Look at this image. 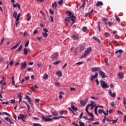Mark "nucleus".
<instances>
[{"label": "nucleus", "mask_w": 126, "mask_h": 126, "mask_svg": "<svg viewBox=\"0 0 126 126\" xmlns=\"http://www.w3.org/2000/svg\"><path fill=\"white\" fill-rule=\"evenodd\" d=\"M69 17H67L65 19V25L66 26H67L68 25V24L66 22V21H68L69 22H70L71 21L72 24L71 25V27L73 25L74 23H75V20L74 19L75 18V16H74L72 13L70 12L68 13Z\"/></svg>", "instance_id": "f257e3e1"}, {"label": "nucleus", "mask_w": 126, "mask_h": 126, "mask_svg": "<svg viewBox=\"0 0 126 126\" xmlns=\"http://www.w3.org/2000/svg\"><path fill=\"white\" fill-rule=\"evenodd\" d=\"M92 48L91 47L88 48L85 51L84 53L80 57V59H83L85 58L87 56H88L89 54L91 52Z\"/></svg>", "instance_id": "f03ea898"}, {"label": "nucleus", "mask_w": 126, "mask_h": 126, "mask_svg": "<svg viewBox=\"0 0 126 126\" xmlns=\"http://www.w3.org/2000/svg\"><path fill=\"white\" fill-rule=\"evenodd\" d=\"M101 87L103 89H106V88H109V85L106 83V82L101 80L100 81Z\"/></svg>", "instance_id": "7ed1b4c3"}, {"label": "nucleus", "mask_w": 126, "mask_h": 126, "mask_svg": "<svg viewBox=\"0 0 126 126\" xmlns=\"http://www.w3.org/2000/svg\"><path fill=\"white\" fill-rule=\"evenodd\" d=\"M26 118H27V115H24V114H20L18 117V119L22 120L23 122H25V119H26Z\"/></svg>", "instance_id": "20e7f679"}, {"label": "nucleus", "mask_w": 126, "mask_h": 126, "mask_svg": "<svg viewBox=\"0 0 126 126\" xmlns=\"http://www.w3.org/2000/svg\"><path fill=\"white\" fill-rule=\"evenodd\" d=\"M88 109H90V110H93V108H94V107H96V104H95V102H92L91 104H88L87 105V107H88Z\"/></svg>", "instance_id": "39448f33"}, {"label": "nucleus", "mask_w": 126, "mask_h": 126, "mask_svg": "<svg viewBox=\"0 0 126 126\" xmlns=\"http://www.w3.org/2000/svg\"><path fill=\"white\" fill-rule=\"evenodd\" d=\"M87 102H88V98H86L84 100H80V104L82 106H85V105H86V104H87Z\"/></svg>", "instance_id": "423d86ee"}, {"label": "nucleus", "mask_w": 126, "mask_h": 126, "mask_svg": "<svg viewBox=\"0 0 126 126\" xmlns=\"http://www.w3.org/2000/svg\"><path fill=\"white\" fill-rule=\"evenodd\" d=\"M42 120L43 121H44V122H52V121H53V119H51V118H49L48 116L42 117Z\"/></svg>", "instance_id": "0eeeda50"}, {"label": "nucleus", "mask_w": 126, "mask_h": 126, "mask_svg": "<svg viewBox=\"0 0 126 126\" xmlns=\"http://www.w3.org/2000/svg\"><path fill=\"white\" fill-rule=\"evenodd\" d=\"M26 66H27V63L25 61L24 63H21V68L22 70H23V69H24Z\"/></svg>", "instance_id": "6e6552de"}, {"label": "nucleus", "mask_w": 126, "mask_h": 126, "mask_svg": "<svg viewBox=\"0 0 126 126\" xmlns=\"http://www.w3.org/2000/svg\"><path fill=\"white\" fill-rule=\"evenodd\" d=\"M124 51L122 49H120L116 52V54L117 55L118 58H121V56H122V54Z\"/></svg>", "instance_id": "1a4fd4ad"}, {"label": "nucleus", "mask_w": 126, "mask_h": 126, "mask_svg": "<svg viewBox=\"0 0 126 126\" xmlns=\"http://www.w3.org/2000/svg\"><path fill=\"white\" fill-rule=\"evenodd\" d=\"M118 77L119 79H123L125 77V74L123 72H120L118 73Z\"/></svg>", "instance_id": "9d476101"}, {"label": "nucleus", "mask_w": 126, "mask_h": 126, "mask_svg": "<svg viewBox=\"0 0 126 126\" xmlns=\"http://www.w3.org/2000/svg\"><path fill=\"white\" fill-rule=\"evenodd\" d=\"M89 106L90 105L86 106V112H87V113L88 114L89 116H90V117H91L92 118H94V115H93V114H92V113H90V112L88 111V108H89Z\"/></svg>", "instance_id": "9b49d317"}, {"label": "nucleus", "mask_w": 126, "mask_h": 126, "mask_svg": "<svg viewBox=\"0 0 126 126\" xmlns=\"http://www.w3.org/2000/svg\"><path fill=\"white\" fill-rule=\"evenodd\" d=\"M59 56V53H56L52 55L51 57V59L53 60H57L58 59V57Z\"/></svg>", "instance_id": "f8f14e48"}, {"label": "nucleus", "mask_w": 126, "mask_h": 126, "mask_svg": "<svg viewBox=\"0 0 126 126\" xmlns=\"http://www.w3.org/2000/svg\"><path fill=\"white\" fill-rule=\"evenodd\" d=\"M98 108H103V106L102 105H98V106H95V107L94 108V114L95 115H96V116H98V113H97V110H98Z\"/></svg>", "instance_id": "ddd939ff"}, {"label": "nucleus", "mask_w": 126, "mask_h": 126, "mask_svg": "<svg viewBox=\"0 0 126 126\" xmlns=\"http://www.w3.org/2000/svg\"><path fill=\"white\" fill-rule=\"evenodd\" d=\"M99 75H100L102 78H105V77H106V74L104 72H103V71L99 70Z\"/></svg>", "instance_id": "4468645a"}, {"label": "nucleus", "mask_w": 126, "mask_h": 126, "mask_svg": "<svg viewBox=\"0 0 126 126\" xmlns=\"http://www.w3.org/2000/svg\"><path fill=\"white\" fill-rule=\"evenodd\" d=\"M56 74L57 76H58L59 78L63 76V73L62 72V71H60V70L57 71L56 72Z\"/></svg>", "instance_id": "2eb2a0df"}, {"label": "nucleus", "mask_w": 126, "mask_h": 126, "mask_svg": "<svg viewBox=\"0 0 126 126\" xmlns=\"http://www.w3.org/2000/svg\"><path fill=\"white\" fill-rule=\"evenodd\" d=\"M101 69L99 67H93L92 68L91 70L93 72H95V71H98V70H100Z\"/></svg>", "instance_id": "dca6fc26"}, {"label": "nucleus", "mask_w": 126, "mask_h": 126, "mask_svg": "<svg viewBox=\"0 0 126 126\" xmlns=\"http://www.w3.org/2000/svg\"><path fill=\"white\" fill-rule=\"evenodd\" d=\"M98 113L99 114H102V113L104 114V115H105V116H108V111L107 110V112H104V110L103 109H99L98 110Z\"/></svg>", "instance_id": "f3484780"}, {"label": "nucleus", "mask_w": 126, "mask_h": 126, "mask_svg": "<svg viewBox=\"0 0 126 126\" xmlns=\"http://www.w3.org/2000/svg\"><path fill=\"white\" fill-rule=\"evenodd\" d=\"M98 77V73H95L94 75H93L91 77V81H93L95 78H97Z\"/></svg>", "instance_id": "a211bd4d"}, {"label": "nucleus", "mask_w": 126, "mask_h": 126, "mask_svg": "<svg viewBox=\"0 0 126 126\" xmlns=\"http://www.w3.org/2000/svg\"><path fill=\"white\" fill-rule=\"evenodd\" d=\"M38 88H39V87L35 85L34 86L32 87L31 89L33 92H35V91H36V89H38Z\"/></svg>", "instance_id": "6ab92c4d"}, {"label": "nucleus", "mask_w": 126, "mask_h": 126, "mask_svg": "<svg viewBox=\"0 0 126 126\" xmlns=\"http://www.w3.org/2000/svg\"><path fill=\"white\" fill-rule=\"evenodd\" d=\"M71 37L73 40H78L79 39L78 34H73L71 36Z\"/></svg>", "instance_id": "aec40b11"}, {"label": "nucleus", "mask_w": 126, "mask_h": 126, "mask_svg": "<svg viewBox=\"0 0 126 126\" xmlns=\"http://www.w3.org/2000/svg\"><path fill=\"white\" fill-rule=\"evenodd\" d=\"M4 119L5 120V121L8 122V123H10V124H11L12 125L14 124L13 122H11V120H10V119L8 118V117H5Z\"/></svg>", "instance_id": "412c9836"}, {"label": "nucleus", "mask_w": 126, "mask_h": 126, "mask_svg": "<svg viewBox=\"0 0 126 126\" xmlns=\"http://www.w3.org/2000/svg\"><path fill=\"white\" fill-rule=\"evenodd\" d=\"M40 13L41 15V18H42V19H44V20H46V15H45V13H44V12H43V11H40Z\"/></svg>", "instance_id": "4be33fe9"}, {"label": "nucleus", "mask_w": 126, "mask_h": 126, "mask_svg": "<svg viewBox=\"0 0 126 126\" xmlns=\"http://www.w3.org/2000/svg\"><path fill=\"white\" fill-rule=\"evenodd\" d=\"M108 94L111 96V97H116V93H112V91L111 90H109L108 92Z\"/></svg>", "instance_id": "5701e85b"}, {"label": "nucleus", "mask_w": 126, "mask_h": 126, "mask_svg": "<svg viewBox=\"0 0 126 126\" xmlns=\"http://www.w3.org/2000/svg\"><path fill=\"white\" fill-rule=\"evenodd\" d=\"M21 41H20L16 45L14 46L12 48H11V50H14V49H16L18 47V46L20 45Z\"/></svg>", "instance_id": "b1692460"}, {"label": "nucleus", "mask_w": 126, "mask_h": 126, "mask_svg": "<svg viewBox=\"0 0 126 126\" xmlns=\"http://www.w3.org/2000/svg\"><path fill=\"white\" fill-rule=\"evenodd\" d=\"M0 84L1 85H2L1 86V89L2 90V89H3L2 87H3V86L6 85V83L4 82V81H3L1 80V81H0Z\"/></svg>", "instance_id": "393cba45"}, {"label": "nucleus", "mask_w": 126, "mask_h": 126, "mask_svg": "<svg viewBox=\"0 0 126 126\" xmlns=\"http://www.w3.org/2000/svg\"><path fill=\"white\" fill-rule=\"evenodd\" d=\"M28 52H30V50L28 49L27 48L24 49V55H26V56L28 54Z\"/></svg>", "instance_id": "a878e982"}, {"label": "nucleus", "mask_w": 126, "mask_h": 126, "mask_svg": "<svg viewBox=\"0 0 126 126\" xmlns=\"http://www.w3.org/2000/svg\"><path fill=\"white\" fill-rule=\"evenodd\" d=\"M13 7H18V9H20V5L18 3H17L16 4H13Z\"/></svg>", "instance_id": "bb28decb"}, {"label": "nucleus", "mask_w": 126, "mask_h": 126, "mask_svg": "<svg viewBox=\"0 0 126 126\" xmlns=\"http://www.w3.org/2000/svg\"><path fill=\"white\" fill-rule=\"evenodd\" d=\"M92 13H93V9H92L91 12L87 13L85 14V17H87L88 16L91 15V14H92Z\"/></svg>", "instance_id": "cd10ccee"}, {"label": "nucleus", "mask_w": 126, "mask_h": 126, "mask_svg": "<svg viewBox=\"0 0 126 126\" xmlns=\"http://www.w3.org/2000/svg\"><path fill=\"white\" fill-rule=\"evenodd\" d=\"M52 6L53 8H56L57 6H58V4L57 2L55 1L54 3L52 4Z\"/></svg>", "instance_id": "c85d7f7f"}, {"label": "nucleus", "mask_w": 126, "mask_h": 126, "mask_svg": "<svg viewBox=\"0 0 126 126\" xmlns=\"http://www.w3.org/2000/svg\"><path fill=\"white\" fill-rule=\"evenodd\" d=\"M26 100H27V101H28V102H29V103H31V99L30 98V97L29 96H26Z\"/></svg>", "instance_id": "c756f323"}, {"label": "nucleus", "mask_w": 126, "mask_h": 126, "mask_svg": "<svg viewBox=\"0 0 126 126\" xmlns=\"http://www.w3.org/2000/svg\"><path fill=\"white\" fill-rule=\"evenodd\" d=\"M100 5H103V2H102V1H98L96 4V6H100Z\"/></svg>", "instance_id": "7c9ffc66"}, {"label": "nucleus", "mask_w": 126, "mask_h": 126, "mask_svg": "<svg viewBox=\"0 0 126 126\" xmlns=\"http://www.w3.org/2000/svg\"><path fill=\"white\" fill-rule=\"evenodd\" d=\"M27 21H30V19H31V15H30V14L28 13L27 15Z\"/></svg>", "instance_id": "2f4dec72"}, {"label": "nucleus", "mask_w": 126, "mask_h": 126, "mask_svg": "<svg viewBox=\"0 0 126 126\" xmlns=\"http://www.w3.org/2000/svg\"><path fill=\"white\" fill-rule=\"evenodd\" d=\"M52 115H53V116H58L59 115V113H58V112L54 111H52L51 112Z\"/></svg>", "instance_id": "473e14b6"}, {"label": "nucleus", "mask_w": 126, "mask_h": 126, "mask_svg": "<svg viewBox=\"0 0 126 126\" xmlns=\"http://www.w3.org/2000/svg\"><path fill=\"white\" fill-rule=\"evenodd\" d=\"M42 35L44 38H47L48 37V33L47 32H43L42 33Z\"/></svg>", "instance_id": "72a5a7b5"}, {"label": "nucleus", "mask_w": 126, "mask_h": 126, "mask_svg": "<svg viewBox=\"0 0 126 126\" xmlns=\"http://www.w3.org/2000/svg\"><path fill=\"white\" fill-rule=\"evenodd\" d=\"M48 77H49V75H48V74H45L43 75V79L46 80V79H48Z\"/></svg>", "instance_id": "f704fd0d"}, {"label": "nucleus", "mask_w": 126, "mask_h": 126, "mask_svg": "<svg viewBox=\"0 0 126 126\" xmlns=\"http://www.w3.org/2000/svg\"><path fill=\"white\" fill-rule=\"evenodd\" d=\"M21 16V14H19L17 16V18L16 19V21H19V19L20 18V17Z\"/></svg>", "instance_id": "c9c22d12"}, {"label": "nucleus", "mask_w": 126, "mask_h": 126, "mask_svg": "<svg viewBox=\"0 0 126 126\" xmlns=\"http://www.w3.org/2000/svg\"><path fill=\"white\" fill-rule=\"evenodd\" d=\"M93 38V39H94V40L97 41V42H98V43H101V42L100 41V39L97 38L96 36H94Z\"/></svg>", "instance_id": "e433bc0d"}, {"label": "nucleus", "mask_w": 126, "mask_h": 126, "mask_svg": "<svg viewBox=\"0 0 126 126\" xmlns=\"http://www.w3.org/2000/svg\"><path fill=\"white\" fill-rule=\"evenodd\" d=\"M59 63H61V61H58L53 63V64H55V65H57V64H59Z\"/></svg>", "instance_id": "4c0bfd02"}, {"label": "nucleus", "mask_w": 126, "mask_h": 126, "mask_svg": "<svg viewBox=\"0 0 126 126\" xmlns=\"http://www.w3.org/2000/svg\"><path fill=\"white\" fill-rule=\"evenodd\" d=\"M21 50H22V45H21L18 48V49H17L16 51V52H19V51H21Z\"/></svg>", "instance_id": "58836bf2"}, {"label": "nucleus", "mask_w": 126, "mask_h": 126, "mask_svg": "<svg viewBox=\"0 0 126 126\" xmlns=\"http://www.w3.org/2000/svg\"><path fill=\"white\" fill-rule=\"evenodd\" d=\"M13 16L14 18H15V19H16L17 16V12H14L13 14Z\"/></svg>", "instance_id": "ea45409f"}, {"label": "nucleus", "mask_w": 126, "mask_h": 126, "mask_svg": "<svg viewBox=\"0 0 126 126\" xmlns=\"http://www.w3.org/2000/svg\"><path fill=\"white\" fill-rule=\"evenodd\" d=\"M29 43H30V41H29V40H28L25 44V47L26 48H27V47H28V46H29Z\"/></svg>", "instance_id": "a19ab883"}, {"label": "nucleus", "mask_w": 126, "mask_h": 126, "mask_svg": "<svg viewBox=\"0 0 126 126\" xmlns=\"http://www.w3.org/2000/svg\"><path fill=\"white\" fill-rule=\"evenodd\" d=\"M71 107L72 109L73 110V111H77V108L75 106H74L73 105H71Z\"/></svg>", "instance_id": "79ce46f5"}, {"label": "nucleus", "mask_w": 126, "mask_h": 126, "mask_svg": "<svg viewBox=\"0 0 126 126\" xmlns=\"http://www.w3.org/2000/svg\"><path fill=\"white\" fill-rule=\"evenodd\" d=\"M111 106L113 107V108H116V104L114 101H112L111 103Z\"/></svg>", "instance_id": "37998d69"}, {"label": "nucleus", "mask_w": 126, "mask_h": 126, "mask_svg": "<svg viewBox=\"0 0 126 126\" xmlns=\"http://www.w3.org/2000/svg\"><path fill=\"white\" fill-rule=\"evenodd\" d=\"M82 31L83 32H86V31H87V27H84L82 28Z\"/></svg>", "instance_id": "c03bdc74"}, {"label": "nucleus", "mask_w": 126, "mask_h": 126, "mask_svg": "<svg viewBox=\"0 0 126 126\" xmlns=\"http://www.w3.org/2000/svg\"><path fill=\"white\" fill-rule=\"evenodd\" d=\"M79 124L80 125V126H85V124H84V123L81 122V121H80L79 122Z\"/></svg>", "instance_id": "a18cd8bd"}, {"label": "nucleus", "mask_w": 126, "mask_h": 126, "mask_svg": "<svg viewBox=\"0 0 126 126\" xmlns=\"http://www.w3.org/2000/svg\"><path fill=\"white\" fill-rule=\"evenodd\" d=\"M106 121H108V118H107V117L104 116V118L103 120V122L104 124H105V123H106Z\"/></svg>", "instance_id": "49530a36"}, {"label": "nucleus", "mask_w": 126, "mask_h": 126, "mask_svg": "<svg viewBox=\"0 0 126 126\" xmlns=\"http://www.w3.org/2000/svg\"><path fill=\"white\" fill-rule=\"evenodd\" d=\"M63 0H60L58 1V4H60V5H62V4H63Z\"/></svg>", "instance_id": "de8ad7c7"}, {"label": "nucleus", "mask_w": 126, "mask_h": 126, "mask_svg": "<svg viewBox=\"0 0 126 126\" xmlns=\"http://www.w3.org/2000/svg\"><path fill=\"white\" fill-rule=\"evenodd\" d=\"M108 59L107 58L105 59V63L106 65H109V63H108Z\"/></svg>", "instance_id": "09e8293b"}, {"label": "nucleus", "mask_w": 126, "mask_h": 126, "mask_svg": "<svg viewBox=\"0 0 126 126\" xmlns=\"http://www.w3.org/2000/svg\"><path fill=\"white\" fill-rule=\"evenodd\" d=\"M3 61V58L1 55L0 54V63H2V61Z\"/></svg>", "instance_id": "8fccbe9b"}, {"label": "nucleus", "mask_w": 126, "mask_h": 126, "mask_svg": "<svg viewBox=\"0 0 126 126\" xmlns=\"http://www.w3.org/2000/svg\"><path fill=\"white\" fill-rule=\"evenodd\" d=\"M118 120H119V119H117L116 120H112V124H116V123H117V122H118Z\"/></svg>", "instance_id": "3c124183"}, {"label": "nucleus", "mask_w": 126, "mask_h": 126, "mask_svg": "<svg viewBox=\"0 0 126 126\" xmlns=\"http://www.w3.org/2000/svg\"><path fill=\"white\" fill-rule=\"evenodd\" d=\"M104 35L105 37H110V34L108 32H105Z\"/></svg>", "instance_id": "603ef678"}, {"label": "nucleus", "mask_w": 126, "mask_h": 126, "mask_svg": "<svg viewBox=\"0 0 126 126\" xmlns=\"http://www.w3.org/2000/svg\"><path fill=\"white\" fill-rule=\"evenodd\" d=\"M33 126H42V125H40V124H39L34 123L33 124Z\"/></svg>", "instance_id": "864d4df0"}, {"label": "nucleus", "mask_w": 126, "mask_h": 126, "mask_svg": "<svg viewBox=\"0 0 126 126\" xmlns=\"http://www.w3.org/2000/svg\"><path fill=\"white\" fill-rule=\"evenodd\" d=\"M123 103H124V106H126V98H125V97L123 99Z\"/></svg>", "instance_id": "5fc2aeb1"}, {"label": "nucleus", "mask_w": 126, "mask_h": 126, "mask_svg": "<svg viewBox=\"0 0 126 126\" xmlns=\"http://www.w3.org/2000/svg\"><path fill=\"white\" fill-rule=\"evenodd\" d=\"M83 63V62H80L76 63V64L80 65V64H82Z\"/></svg>", "instance_id": "6e6d98bb"}, {"label": "nucleus", "mask_w": 126, "mask_h": 126, "mask_svg": "<svg viewBox=\"0 0 126 126\" xmlns=\"http://www.w3.org/2000/svg\"><path fill=\"white\" fill-rule=\"evenodd\" d=\"M115 18L117 21H120V18L118 16V15L115 16Z\"/></svg>", "instance_id": "4d7b16f0"}, {"label": "nucleus", "mask_w": 126, "mask_h": 126, "mask_svg": "<svg viewBox=\"0 0 126 126\" xmlns=\"http://www.w3.org/2000/svg\"><path fill=\"white\" fill-rule=\"evenodd\" d=\"M59 119H60L59 117H53V118H51V119H52V121L53 120H59Z\"/></svg>", "instance_id": "13d9d810"}, {"label": "nucleus", "mask_w": 126, "mask_h": 126, "mask_svg": "<svg viewBox=\"0 0 126 126\" xmlns=\"http://www.w3.org/2000/svg\"><path fill=\"white\" fill-rule=\"evenodd\" d=\"M2 114H3V115H5L6 116H10V115L7 113V112H3Z\"/></svg>", "instance_id": "bf43d9fd"}, {"label": "nucleus", "mask_w": 126, "mask_h": 126, "mask_svg": "<svg viewBox=\"0 0 126 126\" xmlns=\"http://www.w3.org/2000/svg\"><path fill=\"white\" fill-rule=\"evenodd\" d=\"M85 6V2L84 3V4L80 7V8H83L84 9V7Z\"/></svg>", "instance_id": "052dcab7"}, {"label": "nucleus", "mask_w": 126, "mask_h": 126, "mask_svg": "<svg viewBox=\"0 0 126 126\" xmlns=\"http://www.w3.org/2000/svg\"><path fill=\"white\" fill-rule=\"evenodd\" d=\"M117 113L119 114V115H123V112L120 110H118Z\"/></svg>", "instance_id": "680f3d73"}, {"label": "nucleus", "mask_w": 126, "mask_h": 126, "mask_svg": "<svg viewBox=\"0 0 126 126\" xmlns=\"http://www.w3.org/2000/svg\"><path fill=\"white\" fill-rule=\"evenodd\" d=\"M37 2H43L44 0H35Z\"/></svg>", "instance_id": "e2e57ef3"}, {"label": "nucleus", "mask_w": 126, "mask_h": 126, "mask_svg": "<svg viewBox=\"0 0 126 126\" xmlns=\"http://www.w3.org/2000/svg\"><path fill=\"white\" fill-rule=\"evenodd\" d=\"M72 125H73V126H80L78 124H77L76 123H75V122H72Z\"/></svg>", "instance_id": "0e129e2a"}, {"label": "nucleus", "mask_w": 126, "mask_h": 126, "mask_svg": "<svg viewBox=\"0 0 126 126\" xmlns=\"http://www.w3.org/2000/svg\"><path fill=\"white\" fill-rule=\"evenodd\" d=\"M49 12L50 13V14H54V11L53 10H52V9H50L49 10Z\"/></svg>", "instance_id": "69168bd1"}, {"label": "nucleus", "mask_w": 126, "mask_h": 126, "mask_svg": "<svg viewBox=\"0 0 126 126\" xmlns=\"http://www.w3.org/2000/svg\"><path fill=\"white\" fill-rule=\"evenodd\" d=\"M113 24V23L111 22H108V25H109L110 27H112V25Z\"/></svg>", "instance_id": "338daca9"}, {"label": "nucleus", "mask_w": 126, "mask_h": 126, "mask_svg": "<svg viewBox=\"0 0 126 126\" xmlns=\"http://www.w3.org/2000/svg\"><path fill=\"white\" fill-rule=\"evenodd\" d=\"M10 65H13V60H12V61L10 62Z\"/></svg>", "instance_id": "774afa93"}]
</instances>
